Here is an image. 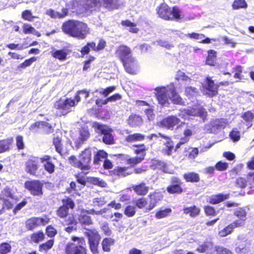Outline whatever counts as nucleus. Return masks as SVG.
I'll return each instance as SVG.
<instances>
[{"instance_id": "nucleus-1", "label": "nucleus", "mask_w": 254, "mask_h": 254, "mask_svg": "<svg viewBox=\"0 0 254 254\" xmlns=\"http://www.w3.org/2000/svg\"><path fill=\"white\" fill-rule=\"evenodd\" d=\"M63 31L69 36L79 39L85 38L89 33V28L86 24L74 20H69L62 26Z\"/></svg>"}, {"instance_id": "nucleus-2", "label": "nucleus", "mask_w": 254, "mask_h": 254, "mask_svg": "<svg viewBox=\"0 0 254 254\" xmlns=\"http://www.w3.org/2000/svg\"><path fill=\"white\" fill-rule=\"evenodd\" d=\"M91 153V148H86L81 152L79 156V159L73 156L70 157L69 158V163L73 166L83 171H88L90 169Z\"/></svg>"}, {"instance_id": "nucleus-3", "label": "nucleus", "mask_w": 254, "mask_h": 254, "mask_svg": "<svg viewBox=\"0 0 254 254\" xmlns=\"http://www.w3.org/2000/svg\"><path fill=\"white\" fill-rule=\"evenodd\" d=\"M72 242L68 243L65 248V254H87V249L84 246L85 241L83 238L73 237Z\"/></svg>"}, {"instance_id": "nucleus-4", "label": "nucleus", "mask_w": 254, "mask_h": 254, "mask_svg": "<svg viewBox=\"0 0 254 254\" xmlns=\"http://www.w3.org/2000/svg\"><path fill=\"white\" fill-rule=\"evenodd\" d=\"M159 17L165 20H179L182 18L181 11L178 7H174L172 9L166 3H162L157 9Z\"/></svg>"}, {"instance_id": "nucleus-5", "label": "nucleus", "mask_w": 254, "mask_h": 254, "mask_svg": "<svg viewBox=\"0 0 254 254\" xmlns=\"http://www.w3.org/2000/svg\"><path fill=\"white\" fill-rule=\"evenodd\" d=\"M154 90V93L159 104L163 106L170 104L171 93L173 90L172 84L167 86L157 87Z\"/></svg>"}, {"instance_id": "nucleus-6", "label": "nucleus", "mask_w": 254, "mask_h": 254, "mask_svg": "<svg viewBox=\"0 0 254 254\" xmlns=\"http://www.w3.org/2000/svg\"><path fill=\"white\" fill-rule=\"evenodd\" d=\"M85 235L88 238L89 247L92 254H99L98 250L101 236L95 229L88 230L84 232Z\"/></svg>"}, {"instance_id": "nucleus-7", "label": "nucleus", "mask_w": 254, "mask_h": 254, "mask_svg": "<svg viewBox=\"0 0 254 254\" xmlns=\"http://www.w3.org/2000/svg\"><path fill=\"white\" fill-rule=\"evenodd\" d=\"M75 105L74 100L71 98H61L54 104V107L59 111L60 116L65 115L72 111V108Z\"/></svg>"}, {"instance_id": "nucleus-8", "label": "nucleus", "mask_w": 254, "mask_h": 254, "mask_svg": "<svg viewBox=\"0 0 254 254\" xmlns=\"http://www.w3.org/2000/svg\"><path fill=\"white\" fill-rule=\"evenodd\" d=\"M93 127L96 133L103 135L102 138L103 142L107 144L113 143L114 137L111 134L112 130L108 126L95 122L93 124Z\"/></svg>"}, {"instance_id": "nucleus-9", "label": "nucleus", "mask_w": 254, "mask_h": 254, "mask_svg": "<svg viewBox=\"0 0 254 254\" xmlns=\"http://www.w3.org/2000/svg\"><path fill=\"white\" fill-rule=\"evenodd\" d=\"M197 116L200 117L204 121L206 117L207 112L202 108H190L184 110H180L179 113V116L184 119H187L189 118V116Z\"/></svg>"}, {"instance_id": "nucleus-10", "label": "nucleus", "mask_w": 254, "mask_h": 254, "mask_svg": "<svg viewBox=\"0 0 254 254\" xmlns=\"http://www.w3.org/2000/svg\"><path fill=\"white\" fill-rule=\"evenodd\" d=\"M25 187L33 195L41 196L43 194V184L39 181H27Z\"/></svg>"}, {"instance_id": "nucleus-11", "label": "nucleus", "mask_w": 254, "mask_h": 254, "mask_svg": "<svg viewBox=\"0 0 254 254\" xmlns=\"http://www.w3.org/2000/svg\"><path fill=\"white\" fill-rule=\"evenodd\" d=\"M49 221V219L47 217H33L26 221V228L28 230H31L40 225H45L48 224Z\"/></svg>"}, {"instance_id": "nucleus-12", "label": "nucleus", "mask_w": 254, "mask_h": 254, "mask_svg": "<svg viewBox=\"0 0 254 254\" xmlns=\"http://www.w3.org/2000/svg\"><path fill=\"white\" fill-rule=\"evenodd\" d=\"M74 207L73 201L70 198H68L64 200V204L57 210V214L61 218H64L68 214V209H73Z\"/></svg>"}, {"instance_id": "nucleus-13", "label": "nucleus", "mask_w": 254, "mask_h": 254, "mask_svg": "<svg viewBox=\"0 0 254 254\" xmlns=\"http://www.w3.org/2000/svg\"><path fill=\"white\" fill-rule=\"evenodd\" d=\"M159 136L162 137V139H161V141H162L164 145L166 146V149H164L165 150L166 153L168 155H170L172 149H173L174 145L173 141L169 136L159 133L158 134H152L149 136L148 137L150 139H152L154 137H158Z\"/></svg>"}, {"instance_id": "nucleus-14", "label": "nucleus", "mask_w": 254, "mask_h": 254, "mask_svg": "<svg viewBox=\"0 0 254 254\" xmlns=\"http://www.w3.org/2000/svg\"><path fill=\"white\" fill-rule=\"evenodd\" d=\"M127 72L130 74H135L138 68V64L136 60L132 56H129L123 63Z\"/></svg>"}, {"instance_id": "nucleus-15", "label": "nucleus", "mask_w": 254, "mask_h": 254, "mask_svg": "<svg viewBox=\"0 0 254 254\" xmlns=\"http://www.w3.org/2000/svg\"><path fill=\"white\" fill-rule=\"evenodd\" d=\"M5 196L1 197L0 196V213H1L4 209L11 208L13 204L10 201L9 198H12V194L8 191H4Z\"/></svg>"}, {"instance_id": "nucleus-16", "label": "nucleus", "mask_w": 254, "mask_h": 254, "mask_svg": "<svg viewBox=\"0 0 254 254\" xmlns=\"http://www.w3.org/2000/svg\"><path fill=\"white\" fill-rule=\"evenodd\" d=\"M180 122V120L178 117L172 116L164 119L159 123V126L168 129H173Z\"/></svg>"}, {"instance_id": "nucleus-17", "label": "nucleus", "mask_w": 254, "mask_h": 254, "mask_svg": "<svg viewBox=\"0 0 254 254\" xmlns=\"http://www.w3.org/2000/svg\"><path fill=\"white\" fill-rule=\"evenodd\" d=\"M131 50L129 48L126 46L121 45L117 48L116 54L118 57L123 63L126 61V59L130 55Z\"/></svg>"}, {"instance_id": "nucleus-18", "label": "nucleus", "mask_w": 254, "mask_h": 254, "mask_svg": "<svg viewBox=\"0 0 254 254\" xmlns=\"http://www.w3.org/2000/svg\"><path fill=\"white\" fill-rule=\"evenodd\" d=\"M151 167L153 169H158L162 170L163 172L173 174V170L170 168V167L164 162L158 160H153L152 161Z\"/></svg>"}, {"instance_id": "nucleus-19", "label": "nucleus", "mask_w": 254, "mask_h": 254, "mask_svg": "<svg viewBox=\"0 0 254 254\" xmlns=\"http://www.w3.org/2000/svg\"><path fill=\"white\" fill-rule=\"evenodd\" d=\"M40 161L39 158L32 157L26 163V171L31 174H35L38 169V163Z\"/></svg>"}, {"instance_id": "nucleus-20", "label": "nucleus", "mask_w": 254, "mask_h": 254, "mask_svg": "<svg viewBox=\"0 0 254 254\" xmlns=\"http://www.w3.org/2000/svg\"><path fill=\"white\" fill-rule=\"evenodd\" d=\"M40 162L43 164L45 169L51 174L55 171V165L52 162L50 156L45 155L43 157L39 158Z\"/></svg>"}, {"instance_id": "nucleus-21", "label": "nucleus", "mask_w": 254, "mask_h": 254, "mask_svg": "<svg viewBox=\"0 0 254 254\" xmlns=\"http://www.w3.org/2000/svg\"><path fill=\"white\" fill-rule=\"evenodd\" d=\"M79 3L80 6L83 7V8L80 10L83 12L97 6L98 1L97 0H79Z\"/></svg>"}, {"instance_id": "nucleus-22", "label": "nucleus", "mask_w": 254, "mask_h": 254, "mask_svg": "<svg viewBox=\"0 0 254 254\" xmlns=\"http://www.w3.org/2000/svg\"><path fill=\"white\" fill-rule=\"evenodd\" d=\"M206 81V89L209 92V95L212 97L216 95L218 92V85L215 84L210 77H207Z\"/></svg>"}, {"instance_id": "nucleus-23", "label": "nucleus", "mask_w": 254, "mask_h": 254, "mask_svg": "<svg viewBox=\"0 0 254 254\" xmlns=\"http://www.w3.org/2000/svg\"><path fill=\"white\" fill-rule=\"evenodd\" d=\"M78 220L82 226H89L92 224L93 222L90 217L87 214L85 210H82L79 215Z\"/></svg>"}, {"instance_id": "nucleus-24", "label": "nucleus", "mask_w": 254, "mask_h": 254, "mask_svg": "<svg viewBox=\"0 0 254 254\" xmlns=\"http://www.w3.org/2000/svg\"><path fill=\"white\" fill-rule=\"evenodd\" d=\"M197 251L199 253H206L207 254H212L215 249L214 248L213 245L211 242H207L199 246Z\"/></svg>"}, {"instance_id": "nucleus-25", "label": "nucleus", "mask_w": 254, "mask_h": 254, "mask_svg": "<svg viewBox=\"0 0 254 254\" xmlns=\"http://www.w3.org/2000/svg\"><path fill=\"white\" fill-rule=\"evenodd\" d=\"M68 11L66 8H63L62 12L55 11L52 9H48L46 11V14L53 18H62L66 16Z\"/></svg>"}, {"instance_id": "nucleus-26", "label": "nucleus", "mask_w": 254, "mask_h": 254, "mask_svg": "<svg viewBox=\"0 0 254 254\" xmlns=\"http://www.w3.org/2000/svg\"><path fill=\"white\" fill-rule=\"evenodd\" d=\"M227 124L228 122L227 120L224 119L213 120L210 123L211 131L215 130L216 129H218L224 128Z\"/></svg>"}, {"instance_id": "nucleus-27", "label": "nucleus", "mask_w": 254, "mask_h": 254, "mask_svg": "<svg viewBox=\"0 0 254 254\" xmlns=\"http://www.w3.org/2000/svg\"><path fill=\"white\" fill-rule=\"evenodd\" d=\"M133 190L138 194L140 195H145L148 191L149 187L146 186L145 183H142L139 185L133 186Z\"/></svg>"}, {"instance_id": "nucleus-28", "label": "nucleus", "mask_w": 254, "mask_h": 254, "mask_svg": "<svg viewBox=\"0 0 254 254\" xmlns=\"http://www.w3.org/2000/svg\"><path fill=\"white\" fill-rule=\"evenodd\" d=\"M140 105L145 106L146 107L144 109V112L149 121H152L154 120L155 115L153 113V109L145 101H140Z\"/></svg>"}, {"instance_id": "nucleus-29", "label": "nucleus", "mask_w": 254, "mask_h": 254, "mask_svg": "<svg viewBox=\"0 0 254 254\" xmlns=\"http://www.w3.org/2000/svg\"><path fill=\"white\" fill-rule=\"evenodd\" d=\"M52 56L55 59L60 61L66 60L67 53L65 50H56L54 49L51 52Z\"/></svg>"}, {"instance_id": "nucleus-30", "label": "nucleus", "mask_w": 254, "mask_h": 254, "mask_svg": "<svg viewBox=\"0 0 254 254\" xmlns=\"http://www.w3.org/2000/svg\"><path fill=\"white\" fill-rule=\"evenodd\" d=\"M128 167H117L113 171V174L119 176L125 177L132 174V172L128 171Z\"/></svg>"}, {"instance_id": "nucleus-31", "label": "nucleus", "mask_w": 254, "mask_h": 254, "mask_svg": "<svg viewBox=\"0 0 254 254\" xmlns=\"http://www.w3.org/2000/svg\"><path fill=\"white\" fill-rule=\"evenodd\" d=\"M142 123V119L136 115H131L128 119V124L132 127L140 126Z\"/></svg>"}, {"instance_id": "nucleus-32", "label": "nucleus", "mask_w": 254, "mask_h": 254, "mask_svg": "<svg viewBox=\"0 0 254 254\" xmlns=\"http://www.w3.org/2000/svg\"><path fill=\"white\" fill-rule=\"evenodd\" d=\"M102 1L103 5L110 10L118 8L120 6L119 0H102Z\"/></svg>"}, {"instance_id": "nucleus-33", "label": "nucleus", "mask_w": 254, "mask_h": 254, "mask_svg": "<svg viewBox=\"0 0 254 254\" xmlns=\"http://www.w3.org/2000/svg\"><path fill=\"white\" fill-rule=\"evenodd\" d=\"M145 136L140 133H133L126 137V141L129 143L140 141L144 140Z\"/></svg>"}, {"instance_id": "nucleus-34", "label": "nucleus", "mask_w": 254, "mask_h": 254, "mask_svg": "<svg viewBox=\"0 0 254 254\" xmlns=\"http://www.w3.org/2000/svg\"><path fill=\"white\" fill-rule=\"evenodd\" d=\"M115 243V240L111 238H106L104 239L102 242V247L103 251L110 252V247Z\"/></svg>"}, {"instance_id": "nucleus-35", "label": "nucleus", "mask_w": 254, "mask_h": 254, "mask_svg": "<svg viewBox=\"0 0 254 254\" xmlns=\"http://www.w3.org/2000/svg\"><path fill=\"white\" fill-rule=\"evenodd\" d=\"M228 194H223L220 193L216 195H214L210 198L209 202L212 204L218 203L228 198Z\"/></svg>"}, {"instance_id": "nucleus-36", "label": "nucleus", "mask_w": 254, "mask_h": 254, "mask_svg": "<svg viewBox=\"0 0 254 254\" xmlns=\"http://www.w3.org/2000/svg\"><path fill=\"white\" fill-rule=\"evenodd\" d=\"M172 92L171 93V99L173 103L175 104H182L183 100L180 96L176 92L175 88L173 84H172Z\"/></svg>"}, {"instance_id": "nucleus-37", "label": "nucleus", "mask_w": 254, "mask_h": 254, "mask_svg": "<svg viewBox=\"0 0 254 254\" xmlns=\"http://www.w3.org/2000/svg\"><path fill=\"white\" fill-rule=\"evenodd\" d=\"M184 178L187 182H198L199 181V176L198 174L193 172L186 173Z\"/></svg>"}, {"instance_id": "nucleus-38", "label": "nucleus", "mask_w": 254, "mask_h": 254, "mask_svg": "<svg viewBox=\"0 0 254 254\" xmlns=\"http://www.w3.org/2000/svg\"><path fill=\"white\" fill-rule=\"evenodd\" d=\"M182 127H184L183 133L185 137H190L192 135L194 126L192 124L183 123Z\"/></svg>"}, {"instance_id": "nucleus-39", "label": "nucleus", "mask_w": 254, "mask_h": 254, "mask_svg": "<svg viewBox=\"0 0 254 254\" xmlns=\"http://www.w3.org/2000/svg\"><path fill=\"white\" fill-rule=\"evenodd\" d=\"M199 208L196 207L195 206H192L189 207H185L184 209V212L185 214H189L191 217H195L198 215L199 213Z\"/></svg>"}, {"instance_id": "nucleus-40", "label": "nucleus", "mask_w": 254, "mask_h": 254, "mask_svg": "<svg viewBox=\"0 0 254 254\" xmlns=\"http://www.w3.org/2000/svg\"><path fill=\"white\" fill-rule=\"evenodd\" d=\"M44 238V234L41 231L35 232L31 236V241L35 243H38L42 241Z\"/></svg>"}, {"instance_id": "nucleus-41", "label": "nucleus", "mask_w": 254, "mask_h": 254, "mask_svg": "<svg viewBox=\"0 0 254 254\" xmlns=\"http://www.w3.org/2000/svg\"><path fill=\"white\" fill-rule=\"evenodd\" d=\"M198 93V89L195 87L188 86L186 88L185 94L189 98L196 96Z\"/></svg>"}, {"instance_id": "nucleus-42", "label": "nucleus", "mask_w": 254, "mask_h": 254, "mask_svg": "<svg viewBox=\"0 0 254 254\" xmlns=\"http://www.w3.org/2000/svg\"><path fill=\"white\" fill-rule=\"evenodd\" d=\"M90 136L89 131L85 128H82L79 131V136L78 141L79 144H81L84 142L88 139Z\"/></svg>"}, {"instance_id": "nucleus-43", "label": "nucleus", "mask_w": 254, "mask_h": 254, "mask_svg": "<svg viewBox=\"0 0 254 254\" xmlns=\"http://www.w3.org/2000/svg\"><path fill=\"white\" fill-rule=\"evenodd\" d=\"M172 209L169 208L160 210L156 213L155 217L159 219L166 217L170 215Z\"/></svg>"}, {"instance_id": "nucleus-44", "label": "nucleus", "mask_w": 254, "mask_h": 254, "mask_svg": "<svg viewBox=\"0 0 254 254\" xmlns=\"http://www.w3.org/2000/svg\"><path fill=\"white\" fill-rule=\"evenodd\" d=\"M151 199L150 208L152 209L155 205L156 203L162 198L161 195L159 193H153L150 195Z\"/></svg>"}, {"instance_id": "nucleus-45", "label": "nucleus", "mask_w": 254, "mask_h": 254, "mask_svg": "<svg viewBox=\"0 0 254 254\" xmlns=\"http://www.w3.org/2000/svg\"><path fill=\"white\" fill-rule=\"evenodd\" d=\"M107 153L103 150H100L97 152L94 159V163L98 164L102 159H106Z\"/></svg>"}, {"instance_id": "nucleus-46", "label": "nucleus", "mask_w": 254, "mask_h": 254, "mask_svg": "<svg viewBox=\"0 0 254 254\" xmlns=\"http://www.w3.org/2000/svg\"><path fill=\"white\" fill-rule=\"evenodd\" d=\"M144 154H143L142 156L127 158V163L131 166H134L141 162L144 159Z\"/></svg>"}, {"instance_id": "nucleus-47", "label": "nucleus", "mask_w": 254, "mask_h": 254, "mask_svg": "<svg viewBox=\"0 0 254 254\" xmlns=\"http://www.w3.org/2000/svg\"><path fill=\"white\" fill-rule=\"evenodd\" d=\"M121 23L123 26L130 27V32L134 33H137L138 32V29L135 27V26H136V24L135 23H132L128 20L122 21Z\"/></svg>"}, {"instance_id": "nucleus-48", "label": "nucleus", "mask_w": 254, "mask_h": 254, "mask_svg": "<svg viewBox=\"0 0 254 254\" xmlns=\"http://www.w3.org/2000/svg\"><path fill=\"white\" fill-rule=\"evenodd\" d=\"M167 190L170 193H181L183 191V190L180 186L171 185L168 186Z\"/></svg>"}, {"instance_id": "nucleus-49", "label": "nucleus", "mask_w": 254, "mask_h": 254, "mask_svg": "<svg viewBox=\"0 0 254 254\" xmlns=\"http://www.w3.org/2000/svg\"><path fill=\"white\" fill-rule=\"evenodd\" d=\"M208 55L207 58L206 62L208 64L212 65L216 58V52L210 50L208 52Z\"/></svg>"}, {"instance_id": "nucleus-50", "label": "nucleus", "mask_w": 254, "mask_h": 254, "mask_svg": "<svg viewBox=\"0 0 254 254\" xmlns=\"http://www.w3.org/2000/svg\"><path fill=\"white\" fill-rule=\"evenodd\" d=\"M54 240L51 239L46 242L45 243L42 244L39 246V250L40 251H47L51 249L54 245Z\"/></svg>"}, {"instance_id": "nucleus-51", "label": "nucleus", "mask_w": 254, "mask_h": 254, "mask_svg": "<svg viewBox=\"0 0 254 254\" xmlns=\"http://www.w3.org/2000/svg\"><path fill=\"white\" fill-rule=\"evenodd\" d=\"M233 8L235 9L241 8H246L247 4L245 0H235L232 5Z\"/></svg>"}, {"instance_id": "nucleus-52", "label": "nucleus", "mask_w": 254, "mask_h": 254, "mask_svg": "<svg viewBox=\"0 0 254 254\" xmlns=\"http://www.w3.org/2000/svg\"><path fill=\"white\" fill-rule=\"evenodd\" d=\"M61 139L59 136L55 137L53 139V144L55 145L56 151L62 154V148L61 144Z\"/></svg>"}, {"instance_id": "nucleus-53", "label": "nucleus", "mask_w": 254, "mask_h": 254, "mask_svg": "<svg viewBox=\"0 0 254 254\" xmlns=\"http://www.w3.org/2000/svg\"><path fill=\"white\" fill-rule=\"evenodd\" d=\"M11 249V245L7 243H3L0 245V254H6L10 252Z\"/></svg>"}, {"instance_id": "nucleus-54", "label": "nucleus", "mask_w": 254, "mask_h": 254, "mask_svg": "<svg viewBox=\"0 0 254 254\" xmlns=\"http://www.w3.org/2000/svg\"><path fill=\"white\" fill-rule=\"evenodd\" d=\"M136 208L134 206L128 205L127 206L124 211V213L127 217L133 216L136 212Z\"/></svg>"}, {"instance_id": "nucleus-55", "label": "nucleus", "mask_w": 254, "mask_h": 254, "mask_svg": "<svg viewBox=\"0 0 254 254\" xmlns=\"http://www.w3.org/2000/svg\"><path fill=\"white\" fill-rule=\"evenodd\" d=\"M90 181L94 185H98L101 187L105 188L107 186V184L105 181L98 178H91Z\"/></svg>"}, {"instance_id": "nucleus-56", "label": "nucleus", "mask_w": 254, "mask_h": 254, "mask_svg": "<svg viewBox=\"0 0 254 254\" xmlns=\"http://www.w3.org/2000/svg\"><path fill=\"white\" fill-rule=\"evenodd\" d=\"M234 215L241 219L246 220L247 212L245 209L242 208H239L234 212Z\"/></svg>"}, {"instance_id": "nucleus-57", "label": "nucleus", "mask_w": 254, "mask_h": 254, "mask_svg": "<svg viewBox=\"0 0 254 254\" xmlns=\"http://www.w3.org/2000/svg\"><path fill=\"white\" fill-rule=\"evenodd\" d=\"M107 202L106 196H100L93 199V203L99 206H102Z\"/></svg>"}, {"instance_id": "nucleus-58", "label": "nucleus", "mask_w": 254, "mask_h": 254, "mask_svg": "<svg viewBox=\"0 0 254 254\" xmlns=\"http://www.w3.org/2000/svg\"><path fill=\"white\" fill-rule=\"evenodd\" d=\"M245 221L246 220H244V219H239L230 224L229 226L231 227L232 230H233V229L236 228L244 226L245 224Z\"/></svg>"}, {"instance_id": "nucleus-59", "label": "nucleus", "mask_w": 254, "mask_h": 254, "mask_svg": "<svg viewBox=\"0 0 254 254\" xmlns=\"http://www.w3.org/2000/svg\"><path fill=\"white\" fill-rule=\"evenodd\" d=\"M40 125L45 126L46 127H47V131L49 132H52V130H53L51 125H50L49 124L47 123L44 122H37L35 124H33L31 126L30 129H32L35 127H39Z\"/></svg>"}, {"instance_id": "nucleus-60", "label": "nucleus", "mask_w": 254, "mask_h": 254, "mask_svg": "<svg viewBox=\"0 0 254 254\" xmlns=\"http://www.w3.org/2000/svg\"><path fill=\"white\" fill-rule=\"evenodd\" d=\"M10 142L8 140L0 141V153L7 150L9 147Z\"/></svg>"}, {"instance_id": "nucleus-61", "label": "nucleus", "mask_w": 254, "mask_h": 254, "mask_svg": "<svg viewBox=\"0 0 254 254\" xmlns=\"http://www.w3.org/2000/svg\"><path fill=\"white\" fill-rule=\"evenodd\" d=\"M22 17L25 19L30 21L33 20V19L36 18L35 16H32L31 11L26 10L22 12Z\"/></svg>"}, {"instance_id": "nucleus-62", "label": "nucleus", "mask_w": 254, "mask_h": 254, "mask_svg": "<svg viewBox=\"0 0 254 254\" xmlns=\"http://www.w3.org/2000/svg\"><path fill=\"white\" fill-rule=\"evenodd\" d=\"M133 202L139 208H144L147 204V201L144 198L133 200Z\"/></svg>"}, {"instance_id": "nucleus-63", "label": "nucleus", "mask_w": 254, "mask_h": 254, "mask_svg": "<svg viewBox=\"0 0 254 254\" xmlns=\"http://www.w3.org/2000/svg\"><path fill=\"white\" fill-rule=\"evenodd\" d=\"M101 229L104 232L105 235L107 236H110L112 234V231L109 228L108 224L106 222H104L102 224Z\"/></svg>"}, {"instance_id": "nucleus-64", "label": "nucleus", "mask_w": 254, "mask_h": 254, "mask_svg": "<svg viewBox=\"0 0 254 254\" xmlns=\"http://www.w3.org/2000/svg\"><path fill=\"white\" fill-rule=\"evenodd\" d=\"M215 251L217 252V254H232L229 250L221 247H215Z\"/></svg>"}]
</instances>
